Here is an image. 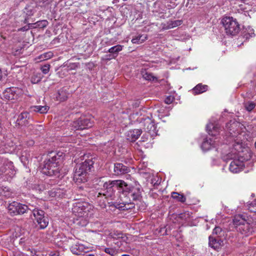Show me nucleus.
Segmentation results:
<instances>
[{
	"label": "nucleus",
	"instance_id": "nucleus-43",
	"mask_svg": "<svg viewBox=\"0 0 256 256\" xmlns=\"http://www.w3.org/2000/svg\"><path fill=\"white\" fill-rule=\"evenodd\" d=\"M50 66L49 64H45L41 67L40 70L44 74H47L50 71Z\"/></svg>",
	"mask_w": 256,
	"mask_h": 256
},
{
	"label": "nucleus",
	"instance_id": "nucleus-22",
	"mask_svg": "<svg viewBox=\"0 0 256 256\" xmlns=\"http://www.w3.org/2000/svg\"><path fill=\"white\" fill-rule=\"evenodd\" d=\"M130 169L126 166L121 163L114 164V172L117 175H120L128 173Z\"/></svg>",
	"mask_w": 256,
	"mask_h": 256
},
{
	"label": "nucleus",
	"instance_id": "nucleus-47",
	"mask_svg": "<svg viewBox=\"0 0 256 256\" xmlns=\"http://www.w3.org/2000/svg\"><path fill=\"white\" fill-rule=\"evenodd\" d=\"M30 158V156L29 155L28 156H24V153H22L21 157L20 158L21 161L22 162H23L24 164H26V162L28 161V159Z\"/></svg>",
	"mask_w": 256,
	"mask_h": 256
},
{
	"label": "nucleus",
	"instance_id": "nucleus-58",
	"mask_svg": "<svg viewBox=\"0 0 256 256\" xmlns=\"http://www.w3.org/2000/svg\"><path fill=\"white\" fill-rule=\"evenodd\" d=\"M85 256H94L93 254H88L86 255Z\"/></svg>",
	"mask_w": 256,
	"mask_h": 256
},
{
	"label": "nucleus",
	"instance_id": "nucleus-15",
	"mask_svg": "<svg viewBox=\"0 0 256 256\" xmlns=\"http://www.w3.org/2000/svg\"><path fill=\"white\" fill-rule=\"evenodd\" d=\"M23 94L22 89L17 87L6 88L3 92L4 98L8 100H18Z\"/></svg>",
	"mask_w": 256,
	"mask_h": 256
},
{
	"label": "nucleus",
	"instance_id": "nucleus-56",
	"mask_svg": "<svg viewBox=\"0 0 256 256\" xmlns=\"http://www.w3.org/2000/svg\"><path fill=\"white\" fill-rule=\"evenodd\" d=\"M8 146H12V142H8Z\"/></svg>",
	"mask_w": 256,
	"mask_h": 256
},
{
	"label": "nucleus",
	"instance_id": "nucleus-8",
	"mask_svg": "<svg viewBox=\"0 0 256 256\" xmlns=\"http://www.w3.org/2000/svg\"><path fill=\"white\" fill-rule=\"evenodd\" d=\"M92 206L85 202H78L74 204L72 213L78 218L91 217L93 215Z\"/></svg>",
	"mask_w": 256,
	"mask_h": 256
},
{
	"label": "nucleus",
	"instance_id": "nucleus-26",
	"mask_svg": "<svg viewBox=\"0 0 256 256\" xmlns=\"http://www.w3.org/2000/svg\"><path fill=\"white\" fill-rule=\"evenodd\" d=\"M208 87L207 85H202L201 84H199L192 90V91L196 94H200L206 91Z\"/></svg>",
	"mask_w": 256,
	"mask_h": 256
},
{
	"label": "nucleus",
	"instance_id": "nucleus-13",
	"mask_svg": "<svg viewBox=\"0 0 256 256\" xmlns=\"http://www.w3.org/2000/svg\"><path fill=\"white\" fill-rule=\"evenodd\" d=\"M30 206V204L26 205L16 202H12L8 205V210L11 215L16 216L24 214L28 210H31Z\"/></svg>",
	"mask_w": 256,
	"mask_h": 256
},
{
	"label": "nucleus",
	"instance_id": "nucleus-31",
	"mask_svg": "<svg viewBox=\"0 0 256 256\" xmlns=\"http://www.w3.org/2000/svg\"><path fill=\"white\" fill-rule=\"evenodd\" d=\"M0 192H2L0 195L4 196L7 198L12 196V192L10 189L7 186H2L0 188Z\"/></svg>",
	"mask_w": 256,
	"mask_h": 256
},
{
	"label": "nucleus",
	"instance_id": "nucleus-23",
	"mask_svg": "<svg viewBox=\"0 0 256 256\" xmlns=\"http://www.w3.org/2000/svg\"><path fill=\"white\" fill-rule=\"evenodd\" d=\"M70 94L68 92L66 88H63L58 90L56 99L60 102H64L67 100Z\"/></svg>",
	"mask_w": 256,
	"mask_h": 256
},
{
	"label": "nucleus",
	"instance_id": "nucleus-30",
	"mask_svg": "<svg viewBox=\"0 0 256 256\" xmlns=\"http://www.w3.org/2000/svg\"><path fill=\"white\" fill-rule=\"evenodd\" d=\"M182 24V21L180 20H176L174 21H169L167 22V26H164L163 28L168 30L170 29L178 26L181 25Z\"/></svg>",
	"mask_w": 256,
	"mask_h": 256
},
{
	"label": "nucleus",
	"instance_id": "nucleus-51",
	"mask_svg": "<svg viewBox=\"0 0 256 256\" xmlns=\"http://www.w3.org/2000/svg\"><path fill=\"white\" fill-rule=\"evenodd\" d=\"M21 48L20 50H16L15 52H13V53L14 55L18 54L20 53Z\"/></svg>",
	"mask_w": 256,
	"mask_h": 256
},
{
	"label": "nucleus",
	"instance_id": "nucleus-61",
	"mask_svg": "<svg viewBox=\"0 0 256 256\" xmlns=\"http://www.w3.org/2000/svg\"><path fill=\"white\" fill-rule=\"evenodd\" d=\"M101 256H105V254H102Z\"/></svg>",
	"mask_w": 256,
	"mask_h": 256
},
{
	"label": "nucleus",
	"instance_id": "nucleus-54",
	"mask_svg": "<svg viewBox=\"0 0 256 256\" xmlns=\"http://www.w3.org/2000/svg\"><path fill=\"white\" fill-rule=\"evenodd\" d=\"M27 30L26 27H23L20 28L18 29V31H25Z\"/></svg>",
	"mask_w": 256,
	"mask_h": 256
},
{
	"label": "nucleus",
	"instance_id": "nucleus-18",
	"mask_svg": "<svg viewBox=\"0 0 256 256\" xmlns=\"http://www.w3.org/2000/svg\"><path fill=\"white\" fill-rule=\"evenodd\" d=\"M140 123L144 126V128L146 132H149L152 135L156 133V126L155 124L148 116L144 118V121L141 122Z\"/></svg>",
	"mask_w": 256,
	"mask_h": 256
},
{
	"label": "nucleus",
	"instance_id": "nucleus-5",
	"mask_svg": "<svg viewBox=\"0 0 256 256\" xmlns=\"http://www.w3.org/2000/svg\"><path fill=\"white\" fill-rule=\"evenodd\" d=\"M122 193L120 195L122 202L116 203L115 207L120 210H127L130 208L129 206L132 200H136L141 198V189L139 185L136 186H130L127 184V188H122Z\"/></svg>",
	"mask_w": 256,
	"mask_h": 256
},
{
	"label": "nucleus",
	"instance_id": "nucleus-36",
	"mask_svg": "<svg viewBox=\"0 0 256 256\" xmlns=\"http://www.w3.org/2000/svg\"><path fill=\"white\" fill-rule=\"evenodd\" d=\"M52 56L53 53L52 52H48L41 54L40 56V58L42 60H44L50 58Z\"/></svg>",
	"mask_w": 256,
	"mask_h": 256
},
{
	"label": "nucleus",
	"instance_id": "nucleus-46",
	"mask_svg": "<svg viewBox=\"0 0 256 256\" xmlns=\"http://www.w3.org/2000/svg\"><path fill=\"white\" fill-rule=\"evenodd\" d=\"M26 12H26V15L28 16H31L34 14V10L31 7L28 6L26 8Z\"/></svg>",
	"mask_w": 256,
	"mask_h": 256
},
{
	"label": "nucleus",
	"instance_id": "nucleus-32",
	"mask_svg": "<svg viewBox=\"0 0 256 256\" xmlns=\"http://www.w3.org/2000/svg\"><path fill=\"white\" fill-rule=\"evenodd\" d=\"M172 197L178 202H184L186 200V198L184 194H180L176 192H172Z\"/></svg>",
	"mask_w": 256,
	"mask_h": 256
},
{
	"label": "nucleus",
	"instance_id": "nucleus-12",
	"mask_svg": "<svg viewBox=\"0 0 256 256\" xmlns=\"http://www.w3.org/2000/svg\"><path fill=\"white\" fill-rule=\"evenodd\" d=\"M31 210L32 212L34 220L39 226L40 229H44L48 224V220L46 216H44L45 212L44 210L36 208V206L31 205Z\"/></svg>",
	"mask_w": 256,
	"mask_h": 256
},
{
	"label": "nucleus",
	"instance_id": "nucleus-10",
	"mask_svg": "<svg viewBox=\"0 0 256 256\" xmlns=\"http://www.w3.org/2000/svg\"><path fill=\"white\" fill-rule=\"evenodd\" d=\"M104 191L103 194L106 198H111L113 199L114 191L116 188L119 192H122V188H127V184L122 180H114L106 182L103 186Z\"/></svg>",
	"mask_w": 256,
	"mask_h": 256
},
{
	"label": "nucleus",
	"instance_id": "nucleus-50",
	"mask_svg": "<svg viewBox=\"0 0 256 256\" xmlns=\"http://www.w3.org/2000/svg\"><path fill=\"white\" fill-rule=\"evenodd\" d=\"M115 58V56H112V54H108L106 56V60H110L112 58Z\"/></svg>",
	"mask_w": 256,
	"mask_h": 256
},
{
	"label": "nucleus",
	"instance_id": "nucleus-21",
	"mask_svg": "<svg viewBox=\"0 0 256 256\" xmlns=\"http://www.w3.org/2000/svg\"><path fill=\"white\" fill-rule=\"evenodd\" d=\"M70 250L74 254L80 255L83 252H88V248L81 244H76L71 246Z\"/></svg>",
	"mask_w": 256,
	"mask_h": 256
},
{
	"label": "nucleus",
	"instance_id": "nucleus-25",
	"mask_svg": "<svg viewBox=\"0 0 256 256\" xmlns=\"http://www.w3.org/2000/svg\"><path fill=\"white\" fill-rule=\"evenodd\" d=\"M222 243V241L220 240H217L212 236L209 237V246L214 250L219 249Z\"/></svg>",
	"mask_w": 256,
	"mask_h": 256
},
{
	"label": "nucleus",
	"instance_id": "nucleus-11",
	"mask_svg": "<svg viewBox=\"0 0 256 256\" xmlns=\"http://www.w3.org/2000/svg\"><path fill=\"white\" fill-rule=\"evenodd\" d=\"M222 22L227 34L236 36L240 30V24L236 18L230 16L224 17Z\"/></svg>",
	"mask_w": 256,
	"mask_h": 256
},
{
	"label": "nucleus",
	"instance_id": "nucleus-3",
	"mask_svg": "<svg viewBox=\"0 0 256 256\" xmlns=\"http://www.w3.org/2000/svg\"><path fill=\"white\" fill-rule=\"evenodd\" d=\"M62 152H51L48 153L47 158L44 162L42 168V174L49 176H58L60 173V164L64 158Z\"/></svg>",
	"mask_w": 256,
	"mask_h": 256
},
{
	"label": "nucleus",
	"instance_id": "nucleus-45",
	"mask_svg": "<svg viewBox=\"0 0 256 256\" xmlns=\"http://www.w3.org/2000/svg\"><path fill=\"white\" fill-rule=\"evenodd\" d=\"M41 78L40 76H32L31 78V82L32 84H37L40 81Z\"/></svg>",
	"mask_w": 256,
	"mask_h": 256
},
{
	"label": "nucleus",
	"instance_id": "nucleus-1",
	"mask_svg": "<svg viewBox=\"0 0 256 256\" xmlns=\"http://www.w3.org/2000/svg\"><path fill=\"white\" fill-rule=\"evenodd\" d=\"M224 160H232L229 166L230 172L236 174L242 171L246 163L252 158V152L248 148L242 145L240 140L226 149L220 148Z\"/></svg>",
	"mask_w": 256,
	"mask_h": 256
},
{
	"label": "nucleus",
	"instance_id": "nucleus-62",
	"mask_svg": "<svg viewBox=\"0 0 256 256\" xmlns=\"http://www.w3.org/2000/svg\"><path fill=\"white\" fill-rule=\"evenodd\" d=\"M255 147L256 148V142H255Z\"/></svg>",
	"mask_w": 256,
	"mask_h": 256
},
{
	"label": "nucleus",
	"instance_id": "nucleus-41",
	"mask_svg": "<svg viewBox=\"0 0 256 256\" xmlns=\"http://www.w3.org/2000/svg\"><path fill=\"white\" fill-rule=\"evenodd\" d=\"M114 143V142H108V143L107 144L106 146V147H108V150L106 149L104 150L105 152L108 153V152H110L114 150V148L113 147Z\"/></svg>",
	"mask_w": 256,
	"mask_h": 256
},
{
	"label": "nucleus",
	"instance_id": "nucleus-6",
	"mask_svg": "<svg viewBox=\"0 0 256 256\" xmlns=\"http://www.w3.org/2000/svg\"><path fill=\"white\" fill-rule=\"evenodd\" d=\"M220 126L215 122H210L207 124L206 130L210 136L212 138L206 136L204 138L201 144V148L203 151L206 152L210 150L212 148L216 147L218 145L219 140L216 136L220 134Z\"/></svg>",
	"mask_w": 256,
	"mask_h": 256
},
{
	"label": "nucleus",
	"instance_id": "nucleus-19",
	"mask_svg": "<svg viewBox=\"0 0 256 256\" xmlns=\"http://www.w3.org/2000/svg\"><path fill=\"white\" fill-rule=\"evenodd\" d=\"M30 118V114L26 112H24L19 114L16 120V126H26L28 124Z\"/></svg>",
	"mask_w": 256,
	"mask_h": 256
},
{
	"label": "nucleus",
	"instance_id": "nucleus-37",
	"mask_svg": "<svg viewBox=\"0 0 256 256\" xmlns=\"http://www.w3.org/2000/svg\"><path fill=\"white\" fill-rule=\"evenodd\" d=\"M161 180L157 176H152L150 179V183L154 186H158Z\"/></svg>",
	"mask_w": 256,
	"mask_h": 256
},
{
	"label": "nucleus",
	"instance_id": "nucleus-42",
	"mask_svg": "<svg viewBox=\"0 0 256 256\" xmlns=\"http://www.w3.org/2000/svg\"><path fill=\"white\" fill-rule=\"evenodd\" d=\"M248 208L250 212L256 214V203L254 202L249 204Z\"/></svg>",
	"mask_w": 256,
	"mask_h": 256
},
{
	"label": "nucleus",
	"instance_id": "nucleus-2",
	"mask_svg": "<svg viewBox=\"0 0 256 256\" xmlns=\"http://www.w3.org/2000/svg\"><path fill=\"white\" fill-rule=\"evenodd\" d=\"M245 130L246 128L243 124L237 122L234 119L230 120L226 124L224 130L226 134L224 136L226 142L222 146V148L226 149L228 147H231L233 144L240 140L242 144L245 146L244 142Z\"/></svg>",
	"mask_w": 256,
	"mask_h": 256
},
{
	"label": "nucleus",
	"instance_id": "nucleus-53",
	"mask_svg": "<svg viewBox=\"0 0 256 256\" xmlns=\"http://www.w3.org/2000/svg\"><path fill=\"white\" fill-rule=\"evenodd\" d=\"M50 256H61L58 252H55L52 254H50Z\"/></svg>",
	"mask_w": 256,
	"mask_h": 256
},
{
	"label": "nucleus",
	"instance_id": "nucleus-55",
	"mask_svg": "<svg viewBox=\"0 0 256 256\" xmlns=\"http://www.w3.org/2000/svg\"><path fill=\"white\" fill-rule=\"evenodd\" d=\"M186 216V213L184 214H180V217L182 218H184V217Z\"/></svg>",
	"mask_w": 256,
	"mask_h": 256
},
{
	"label": "nucleus",
	"instance_id": "nucleus-40",
	"mask_svg": "<svg viewBox=\"0 0 256 256\" xmlns=\"http://www.w3.org/2000/svg\"><path fill=\"white\" fill-rule=\"evenodd\" d=\"M158 116L160 118H162L164 116H168L170 114L168 112H164V109L163 108H160L159 110H158Z\"/></svg>",
	"mask_w": 256,
	"mask_h": 256
},
{
	"label": "nucleus",
	"instance_id": "nucleus-44",
	"mask_svg": "<svg viewBox=\"0 0 256 256\" xmlns=\"http://www.w3.org/2000/svg\"><path fill=\"white\" fill-rule=\"evenodd\" d=\"M174 100V97L170 95L166 97V98L164 100V102L166 104H170L172 103Z\"/></svg>",
	"mask_w": 256,
	"mask_h": 256
},
{
	"label": "nucleus",
	"instance_id": "nucleus-14",
	"mask_svg": "<svg viewBox=\"0 0 256 256\" xmlns=\"http://www.w3.org/2000/svg\"><path fill=\"white\" fill-rule=\"evenodd\" d=\"M6 170H8L6 174L8 178H12L15 176L16 171L12 162L6 158H0V176Z\"/></svg>",
	"mask_w": 256,
	"mask_h": 256
},
{
	"label": "nucleus",
	"instance_id": "nucleus-20",
	"mask_svg": "<svg viewBox=\"0 0 256 256\" xmlns=\"http://www.w3.org/2000/svg\"><path fill=\"white\" fill-rule=\"evenodd\" d=\"M142 131L140 129H134L128 131L126 134V139L130 142H135L141 135Z\"/></svg>",
	"mask_w": 256,
	"mask_h": 256
},
{
	"label": "nucleus",
	"instance_id": "nucleus-35",
	"mask_svg": "<svg viewBox=\"0 0 256 256\" xmlns=\"http://www.w3.org/2000/svg\"><path fill=\"white\" fill-rule=\"evenodd\" d=\"M244 108L248 112H251L256 106V104L251 101L245 102L244 104Z\"/></svg>",
	"mask_w": 256,
	"mask_h": 256
},
{
	"label": "nucleus",
	"instance_id": "nucleus-48",
	"mask_svg": "<svg viewBox=\"0 0 256 256\" xmlns=\"http://www.w3.org/2000/svg\"><path fill=\"white\" fill-rule=\"evenodd\" d=\"M222 229L220 227H216L213 230V234H218L221 232Z\"/></svg>",
	"mask_w": 256,
	"mask_h": 256
},
{
	"label": "nucleus",
	"instance_id": "nucleus-59",
	"mask_svg": "<svg viewBox=\"0 0 256 256\" xmlns=\"http://www.w3.org/2000/svg\"><path fill=\"white\" fill-rule=\"evenodd\" d=\"M121 256H130L129 254H124L122 255Z\"/></svg>",
	"mask_w": 256,
	"mask_h": 256
},
{
	"label": "nucleus",
	"instance_id": "nucleus-28",
	"mask_svg": "<svg viewBox=\"0 0 256 256\" xmlns=\"http://www.w3.org/2000/svg\"><path fill=\"white\" fill-rule=\"evenodd\" d=\"M99 250L101 252H104L110 256H116L117 254L116 250L112 248H106L104 246H101Z\"/></svg>",
	"mask_w": 256,
	"mask_h": 256
},
{
	"label": "nucleus",
	"instance_id": "nucleus-49",
	"mask_svg": "<svg viewBox=\"0 0 256 256\" xmlns=\"http://www.w3.org/2000/svg\"><path fill=\"white\" fill-rule=\"evenodd\" d=\"M34 142L33 140H28L27 142H26V144L28 146H34Z\"/></svg>",
	"mask_w": 256,
	"mask_h": 256
},
{
	"label": "nucleus",
	"instance_id": "nucleus-9",
	"mask_svg": "<svg viewBox=\"0 0 256 256\" xmlns=\"http://www.w3.org/2000/svg\"><path fill=\"white\" fill-rule=\"evenodd\" d=\"M2 25H5V26L1 36L4 40L10 44L19 41L18 34L16 32L15 26L12 21L6 20L3 22Z\"/></svg>",
	"mask_w": 256,
	"mask_h": 256
},
{
	"label": "nucleus",
	"instance_id": "nucleus-27",
	"mask_svg": "<svg viewBox=\"0 0 256 256\" xmlns=\"http://www.w3.org/2000/svg\"><path fill=\"white\" fill-rule=\"evenodd\" d=\"M123 47V46L118 44L110 48L108 52L112 54V56H114L116 58L118 56V52L122 50Z\"/></svg>",
	"mask_w": 256,
	"mask_h": 256
},
{
	"label": "nucleus",
	"instance_id": "nucleus-57",
	"mask_svg": "<svg viewBox=\"0 0 256 256\" xmlns=\"http://www.w3.org/2000/svg\"><path fill=\"white\" fill-rule=\"evenodd\" d=\"M2 70H0V80L2 78Z\"/></svg>",
	"mask_w": 256,
	"mask_h": 256
},
{
	"label": "nucleus",
	"instance_id": "nucleus-33",
	"mask_svg": "<svg viewBox=\"0 0 256 256\" xmlns=\"http://www.w3.org/2000/svg\"><path fill=\"white\" fill-rule=\"evenodd\" d=\"M33 110L36 112H38L40 114H46L49 110V107L46 106H36L33 108Z\"/></svg>",
	"mask_w": 256,
	"mask_h": 256
},
{
	"label": "nucleus",
	"instance_id": "nucleus-17",
	"mask_svg": "<svg viewBox=\"0 0 256 256\" xmlns=\"http://www.w3.org/2000/svg\"><path fill=\"white\" fill-rule=\"evenodd\" d=\"M234 224L238 226V230L242 234H246L249 232V224L246 222L245 218L242 215H236L233 219Z\"/></svg>",
	"mask_w": 256,
	"mask_h": 256
},
{
	"label": "nucleus",
	"instance_id": "nucleus-52",
	"mask_svg": "<svg viewBox=\"0 0 256 256\" xmlns=\"http://www.w3.org/2000/svg\"><path fill=\"white\" fill-rule=\"evenodd\" d=\"M15 256H26V255H25L24 254V253H22V252H18L17 254H16L15 255Z\"/></svg>",
	"mask_w": 256,
	"mask_h": 256
},
{
	"label": "nucleus",
	"instance_id": "nucleus-34",
	"mask_svg": "<svg viewBox=\"0 0 256 256\" xmlns=\"http://www.w3.org/2000/svg\"><path fill=\"white\" fill-rule=\"evenodd\" d=\"M142 74L144 78L146 80L150 81L157 80V78L154 76L152 73H149L145 71L142 72Z\"/></svg>",
	"mask_w": 256,
	"mask_h": 256
},
{
	"label": "nucleus",
	"instance_id": "nucleus-60",
	"mask_svg": "<svg viewBox=\"0 0 256 256\" xmlns=\"http://www.w3.org/2000/svg\"><path fill=\"white\" fill-rule=\"evenodd\" d=\"M2 143H3V145H4V146H6V148L7 147L6 146V142H3Z\"/></svg>",
	"mask_w": 256,
	"mask_h": 256
},
{
	"label": "nucleus",
	"instance_id": "nucleus-7",
	"mask_svg": "<svg viewBox=\"0 0 256 256\" xmlns=\"http://www.w3.org/2000/svg\"><path fill=\"white\" fill-rule=\"evenodd\" d=\"M94 164L91 160H86L84 162L77 164L75 168L74 180L77 182H84L86 181V174Z\"/></svg>",
	"mask_w": 256,
	"mask_h": 256
},
{
	"label": "nucleus",
	"instance_id": "nucleus-38",
	"mask_svg": "<svg viewBox=\"0 0 256 256\" xmlns=\"http://www.w3.org/2000/svg\"><path fill=\"white\" fill-rule=\"evenodd\" d=\"M90 218V217L87 216L81 217V219H80L78 222V224L82 226H86L88 223Z\"/></svg>",
	"mask_w": 256,
	"mask_h": 256
},
{
	"label": "nucleus",
	"instance_id": "nucleus-4",
	"mask_svg": "<svg viewBox=\"0 0 256 256\" xmlns=\"http://www.w3.org/2000/svg\"><path fill=\"white\" fill-rule=\"evenodd\" d=\"M62 152H51L48 153L47 158L44 162L42 168V174L49 176H58L60 173V164L64 158Z\"/></svg>",
	"mask_w": 256,
	"mask_h": 256
},
{
	"label": "nucleus",
	"instance_id": "nucleus-16",
	"mask_svg": "<svg viewBox=\"0 0 256 256\" xmlns=\"http://www.w3.org/2000/svg\"><path fill=\"white\" fill-rule=\"evenodd\" d=\"M93 122L90 118L83 116L74 121L72 126L76 130H84L91 128Z\"/></svg>",
	"mask_w": 256,
	"mask_h": 256
},
{
	"label": "nucleus",
	"instance_id": "nucleus-39",
	"mask_svg": "<svg viewBox=\"0 0 256 256\" xmlns=\"http://www.w3.org/2000/svg\"><path fill=\"white\" fill-rule=\"evenodd\" d=\"M35 24L36 25V26L40 28H44L48 26V22L46 20L38 21L36 22Z\"/></svg>",
	"mask_w": 256,
	"mask_h": 256
},
{
	"label": "nucleus",
	"instance_id": "nucleus-29",
	"mask_svg": "<svg viewBox=\"0 0 256 256\" xmlns=\"http://www.w3.org/2000/svg\"><path fill=\"white\" fill-rule=\"evenodd\" d=\"M147 38L146 34H139L133 38L132 42L133 44H140L144 42Z\"/></svg>",
	"mask_w": 256,
	"mask_h": 256
},
{
	"label": "nucleus",
	"instance_id": "nucleus-24",
	"mask_svg": "<svg viewBox=\"0 0 256 256\" xmlns=\"http://www.w3.org/2000/svg\"><path fill=\"white\" fill-rule=\"evenodd\" d=\"M254 36V30L251 26H247L244 28L242 32V36L246 40H248Z\"/></svg>",
	"mask_w": 256,
	"mask_h": 256
}]
</instances>
